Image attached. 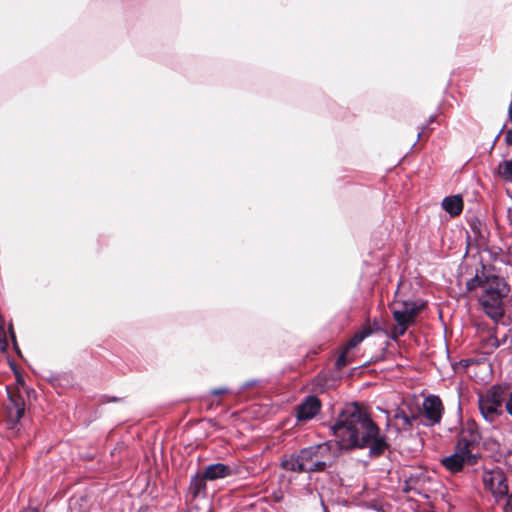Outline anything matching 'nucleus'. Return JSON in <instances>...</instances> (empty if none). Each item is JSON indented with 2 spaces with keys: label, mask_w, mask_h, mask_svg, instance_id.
Here are the masks:
<instances>
[{
  "label": "nucleus",
  "mask_w": 512,
  "mask_h": 512,
  "mask_svg": "<svg viewBox=\"0 0 512 512\" xmlns=\"http://www.w3.org/2000/svg\"><path fill=\"white\" fill-rule=\"evenodd\" d=\"M321 409V402L316 396H308L297 406V419L307 421L315 417Z\"/></svg>",
  "instance_id": "obj_10"
},
{
  "label": "nucleus",
  "mask_w": 512,
  "mask_h": 512,
  "mask_svg": "<svg viewBox=\"0 0 512 512\" xmlns=\"http://www.w3.org/2000/svg\"><path fill=\"white\" fill-rule=\"evenodd\" d=\"M498 175L506 182H512V158L498 165Z\"/></svg>",
  "instance_id": "obj_18"
},
{
  "label": "nucleus",
  "mask_w": 512,
  "mask_h": 512,
  "mask_svg": "<svg viewBox=\"0 0 512 512\" xmlns=\"http://www.w3.org/2000/svg\"><path fill=\"white\" fill-rule=\"evenodd\" d=\"M505 408L507 413L512 416V392L509 393L508 398L505 397Z\"/></svg>",
  "instance_id": "obj_23"
},
{
  "label": "nucleus",
  "mask_w": 512,
  "mask_h": 512,
  "mask_svg": "<svg viewBox=\"0 0 512 512\" xmlns=\"http://www.w3.org/2000/svg\"><path fill=\"white\" fill-rule=\"evenodd\" d=\"M505 142L507 145L512 146V129H509L505 134Z\"/></svg>",
  "instance_id": "obj_25"
},
{
  "label": "nucleus",
  "mask_w": 512,
  "mask_h": 512,
  "mask_svg": "<svg viewBox=\"0 0 512 512\" xmlns=\"http://www.w3.org/2000/svg\"><path fill=\"white\" fill-rule=\"evenodd\" d=\"M22 512H39V511L37 509H35V508H32V509L24 510Z\"/></svg>",
  "instance_id": "obj_30"
},
{
  "label": "nucleus",
  "mask_w": 512,
  "mask_h": 512,
  "mask_svg": "<svg viewBox=\"0 0 512 512\" xmlns=\"http://www.w3.org/2000/svg\"><path fill=\"white\" fill-rule=\"evenodd\" d=\"M481 440L479 427L474 420H467L458 434L455 447L468 454H480L478 446Z\"/></svg>",
  "instance_id": "obj_6"
},
{
  "label": "nucleus",
  "mask_w": 512,
  "mask_h": 512,
  "mask_svg": "<svg viewBox=\"0 0 512 512\" xmlns=\"http://www.w3.org/2000/svg\"><path fill=\"white\" fill-rule=\"evenodd\" d=\"M348 352L349 349H346V347L343 348L341 353L336 359L335 367L337 370H342L344 367H346L350 363V359H348Z\"/></svg>",
  "instance_id": "obj_20"
},
{
  "label": "nucleus",
  "mask_w": 512,
  "mask_h": 512,
  "mask_svg": "<svg viewBox=\"0 0 512 512\" xmlns=\"http://www.w3.org/2000/svg\"><path fill=\"white\" fill-rule=\"evenodd\" d=\"M507 497L506 504H505V512L512 511V493L505 495Z\"/></svg>",
  "instance_id": "obj_24"
},
{
  "label": "nucleus",
  "mask_w": 512,
  "mask_h": 512,
  "mask_svg": "<svg viewBox=\"0 0 512 512\" xmlns=\"http://www.w3.org/2000/svg\"><path fill=\"white\" fill-rule=\"evenodd\" d=\"M316 506L319 508L320 512H326V508L322 501L317 502Z\"/></svg>",
  "instance_id": "obj_27"
},
{
  "label": "nucleus",
  "mask_w": 512,
  "mask_h": 512,
  "mask_svg": "<svg viewBox=\"0 0 512 512\" xmlns=\"http://www.w3.org/2000/svg\"><path fill=\"white\" fill-rule=\"evenodd\" d=\"M8 395L10 402L7 405V418L11 423L16 424L24 415L25 404L21 396L10 392Z\"/></svg>",
  "instance_id": "obj_11"
},
{
  "label": "nucleus",
  "mask_w": 512,
  "mask_h": 512,
  "mask_svg": "<svg viewBox=\"0 0 512 512\" xmlns=\"http://www.w3.org/2000/svg\"><path fill=\"white\" fill-rule=\"evenodd\" d=\"M395 418L400 419L402 421L403 428L407 429L413 426V421L416 417H409L404 411H399L395 414Z\"/></svg>",
  "instance_id": "obj_21"
},
{
  "label": "nucleus",
  "mask_w": 512,
  "mask_h": 512,
  "mask_svg": "<svg viewBox=\"0 0 512 512\" xmlns=\"http://www.w3.org/2000/svg\"><path fill=\"white\" fill-rule=\"evenodd\" d=\"M481 459V454H468L455 447V452L441 460L442 466L451 473L461 472L465 465L473 466Z\"/></svg>",
  "instance_id": "obj_8"
},
{
  "label": "nucleus",
  "mask_w": 512,
  "mask_h": 512,
  "mask_svg": "<svg viewBox=\"0 0 512 512\" xmlns=\"http://www.w3.org/2000/svg\"><path fill=\"white\" fill-rule=\"evenodd\" d=\"M7 348V335L5 331V322L0 315V351L4 352Z\"/></svg>",
  "instance_id": "obj_22"
},
{
  "label": "nucleus",
  "mask_w": 512,
  "mask_h": 512,
  "mask_svg": "<svg viewBox=\"0 0 512 512\" xmlns=\"http://www.w3.org/2000/svg\"><path fill=\"white\" fill-rule=\"evenodd\" d=\"M211 393L215 396H219V395H223V394L227 393V389L226 388H217V389H213L211 391Z\"/></svg>",
  "instance_id": "obj_26"
},
{
  "label": "nucleus",
  "mask_w": 512,
  "mask_h": 512,
  "mask_svg": "<svg viewBox=\"0 0 512 512\" xmlns=\"http://www.w3.org/2000/svg\"><path fill=\"white\" fill-rule=\"evenodd\" d=\"M426 129H427V127H423V128L421 129V131H419V132H418V134H417V139H418V140H420V139H421V137L425 134Z\"/></svg>",
  "instance_id": "obj_28"
},
{
  "label": "nucleus",
  "mask_w": 512,
  "mask_h": 512,
  "mask_svg": "<svg viewBox=\"0 0 512 512\" xmlns=\"http://www.w3.org/2000/svg\"><path fill=\"white\" fill-rule=\"evenodd\" d=\"M501 346L500 340L496 337V335H489L483 343V347L487 348V353L493 352L495 349Z\"/></svg>",
  "instance_id": "obj_19"
},
{
  "label": "nucleus",
  "mask_w": 512,
  "mask_h": 512,
  "mask_svg": "<svg viewBox=\"0 0 512 512\" xmlns=\"http://www.w3.org/2000/svg\"><path fill=\"white\" fill-rule=\"evenodd\" d=\"M463 199L460 195L445 197L442 201L443 209L452 217L458 216L463 210Z\"/></svg>",
  "instance_id": "obj_14"
},
{
  "label": "nucleus",
  "mask_w": 512,
  "mask_h": 512,
  "mask_svg": "<svg viewBox=\"0 0 512 512\" xmlns=\"http://www.w3.org/2000/svg\"><path fill=\"white\" fill-rule=\"evenodd\" d=\"M10 333H11L12 339L14 340L15 339L14 333L12 331Z\"/></svg>",
  "instance_id": "obj_32"
},
{
  "label": "nucleus",
  "mask_w": 512,
  "mask_h": 512,
  "mask_svg": "<svg viewBox=\"0 0 512 512\" xmlns=\"http://www.w3.org/2000/svg\"><path fill=\"white\" fill-rule=\"evenodd\" d=\"M507 336H504L503 338L499 339L501 342V345L506 342Z\"/></svg>",
  "instance_id": "obj_31"
},
{
  "label": "nucleus",
  "mask_w": 512,
  "mask_h": 512,
  "mask_svg": "<svg viewBox=\"0 0 512 512\" xmlns=\"http://www.w3.org/2000/svg\"><path fill=\"white\" fill-rule=\"evenodd\" d=\"M426 482V474L425 472L419 470L414 473H411L405 480L404 491H419L423 488Z\"/></svg>",
  "instance_id": "obj_15"
},
{
  "label": "nucleus",
  "mask_w": 512,
  "mask_h": 512,
  "mask_svg": "<svg viewBox=\"0 0 512 512\" xmlns=\"http://www.w3.org/2000/svg\"><path fill=\"white\" fill-rule=\"evenodd\" d=\"M204 478L208 481L224 479L235 474L233 468L224 463H215L205 467Z\"/></svg>",
  "instance_id": "obj_12"
},
{
  "label": "nucleus",
  "mask_w": 512,
  "mask_h": 512,
  "mask_svg": "<svg viewBox=\"0 0 512 512\" xmlns=\"http://www.w3.org/2000/svg\"><path fill=\"white\" fill-rule=\"evenodd\" d=\"M444 405L437 395H428L422 403V415L426 420L427 426H435L442 420L444 414Z\"/></svg>",
  "instance_id": "obj_9"
},
{
  "label": "nucleus",
  "mask_w": 512,
  "mask_h": 512,
  "mask_svg": "<svg viewBox=\"0 0 512 512\" xmlns=\"http://www.w3.org/2000/svg\"><path fill=\"white\" fill-rule=\"evenodd\" d=\"M206 481L204 474H196L191 478L189 490L193 497L199 496L202 492L206 491Z\"/></svg>",
  "instance_id": "obj_16"
},
{
  "label": "nucleus",
  "mask_w": 512,
  "mask_h": 512,
  "mask_svg": "<svg viewBox=\"0 0 512 512\" xmlns=\"http://www.w3.org/2000/svg\"><path fill=\"white\" fill-rule=\"evenodd\" d=\"M302 458V449L298 454H291L283 457L280 466L286 471L295 473H308L305 461Z\"/></svg>",
  "instance_id": "obj_13"
},
{
  "label": "nucleus",
  "mask_w": 512,
  "mask_h": 512,
  "mask_svg": "<svg viewBox=\"0 0 512 512\" xmlns=\"http://www.w3.org/2000/svg\"><path fill=\"white\" fill-rule=\"evenodd\" d=\"M484 487L488 489L495 498H503L507 495L508 484L504 471L495 467L491 470H485L482 475Z\"/></svg>",
  "instance_id": "obj_7"
},
{
  "label": "nucleus",
  "mask_w": 512,
  "mask_h": 512,
  "mask_svg": "<svg viewBox=\"0 0 512 512\" xmlns=\"http://www.w3.org/2000/svg\"><path fill=\"white\" fill-rule=\"evenodd\" d=\"M338 447L342 450L368 448L370 458H379L390 450V444L369 413L358 403L347 404L331 426Z\"/></svg>",
  "instance_id": "obj_1"
},
{
  "label": "nucleus",
  "mask_w": 512,
  "mask_h": 512,
  "mask_svg": "<svg viewBox=\"0 0 512 512\" xmlns=\"http://www.w3.org/2000/svg\"><path fill=\"white\" fill-rule=\"evenodd\" d=\"M371 334L369 327H364L362 330L356 332L352 338L345 345L346 349H352L358 346L367 336Z\"/></svg>",
  "instance_id": "obj_17"
},
{
  "label": "nucleus",
  "mask_w": 512,
  "mask_h": 512,
  "mask_svg": "<svg viewBox=\"0 0 512 512\" xmlns=\"http://www.w3.org/2000/svg\"><path fill=\"white\" fill-rule=\"evenodd\" d=\"M389 309L396 322L391 328L390 338L397 340L406 333L409 326L415 323L416 317L422 309V305H418L413 301L395 300L389 304Z\"/></svg>",
  "instance_id": "obj_3"
},
{
  "label": "nucleus",
  "mask_w": 512,
  "mask_h": 512,
  "mask_svg": "<svg viewBox=\"0 0 512 512\" xmlns=\"http://www.w3.org/2000/svg\"><path fill=\"white\" fill-rule=\"evenodd\" d=\"M504 401L505 390L499 385H493L478 395V408L485 421L493 425L499 422L504 415Z\"/></svg>",
  "instance_id": "obj_5"
},
{
  "label": "nucleus",
  "mask_w": 512,
  "mask_h": 512,
  "mask_svg": "<svg viewBox=\"0 0 512 512\" xmlns=\"http://www.w3.org/2000/svg\"><path fill=\"white\" fill-rule=\"evenodd\" d=\"M509 120L512 122V100L508 108Z\"/></svg>",
  "instance_id": "obj_29"
},
{
  "label": "nucleus",
  "mask_w": 512,
  "mask_h": 512,
  "mask_svg": "<svg viewBox=\"0 0 512 512\" xmlns=\"http://www.w3.org/2000/svg\"><path fill=\"white\" fill-rule=\"evenodd\" d=\"M336 452L330 442L309 446L302 449L308 473L324 472L336 462Z\"/></svg>",
  "instance_id": "obj_4"
},
{
  "label": "nucleus",
  "mask_w": 512,
  "mask_h": 512,
  "mask_svg": "<svg viewBox=\"0 0 512 512\" xmlns=\"http://www.w3.org/2000/svg\"><path fill=\"white\" fill-rule=\"evenodd\" d=\"M468 291L479 290L477 294L479 302L486 313L493 320H498L504 315L503 299L509 292V286L496 275H485L484 268L481 274L478 272L467 281Z\"/></svg>",
  "instance_id": "obj_2"
}]
</instances>
